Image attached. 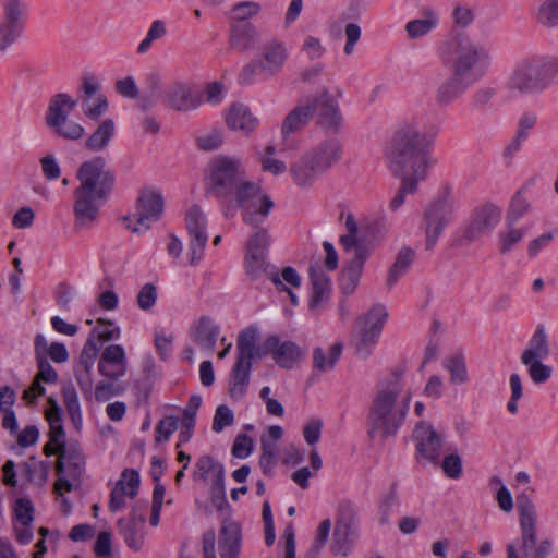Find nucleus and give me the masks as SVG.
<instances>
[{
  "label": "nucleus",
  "instance_id": "20e7f679",
  "mask_svg": "<svg viewBox=\"0 0 558 558\" xmlns=\"http://www.w3.org/2000/svg\"><path fill=\"white\" fill-rule=\"evenodd\" d=\"M437 134L436 126L423 132L416 122L403 123L396 131L389 151L393 173L426 179Z\"/></svg>",
  "mask_w": 558,
  "mask_h": 558
},
{
  "label": "nucleus",
  "instance_id": "cd10ccee",
  "mask_svg": "<svg viewBox=\"0 0 558 558\" xmlns=\"http://www.w3.org/2000/svg\"><path fill=\"white\" fill-rule=\"evenodd\" d=\"M355 541L356 533L351 518L340 514L333 531L332 551L336 555L348 556Z\"/></svg>",
  "mask_w": 558,
  "mask_h": 558
},
{
  "label": "nucleus",
  "instance_id": "ea45409f",
  "mask_svg": "<svg viewBox=\"0 0 558 558\" xmlns=\"http://www.w3.org/2000/svg\"><path fill=\"white\" fill-rule=\"evenodd\" d=\"M144 524L145 519H140L137 523L125 522V519L118 520V527L124 538V542L135 551H138L144 545Z\"/></svg>",
  "mask_w": 558,
  "mask_h": 558
},
{
  "label": "nucleus",
  "instance_id": "680f3d73",
  "mask_svg": "<svg viewBox=\"0 0 558 558\" xmlns=\"http://www.w3.org/2000/svg\"><path fill=\"white\" fill-rule=\"evenodd\" d=\"M94 333H97V342L111 341L119 339L120 329L111 322L105 323L104 319H98V326L94 328L89 337H93Z\"/></svg>",
  "mask_w": 558,
  "mask_h": 558
},
{
  "label": "nucleus",
  "instance_id": "6e6d98bb",
  "mask_svg": "<svg viewBox=\"0 0 558 558\" xmlns=\"http://www.w3.org/2000/svg\"><path fill=\"white\" fill-rule=\"evenodd\" d=\"M524 365L527 366L531 379L537 385L546 383L551 376V367L543 364L541 359L532 360L529 364Z\"/></svg>",
  "mask_w": 558,
  "mask_h": 558
},
{
  "label": "nucleus",
  "instance_id": "ddd939ff",
  "mask_svg": "<svg viewBox=\"0 0 558 558\" xmlns=\"http://www.w3.org/2000/svg\"><path fill=\"white\" fill-rule=\"evenodd\" d=\"M501 218V210L493 204L476 207L469 223L461 230L454 246L463 247L493 232Z\"/></svg>",
  "mask_w": 558,
  "mask_h": 558
},
{
  "label": "nucleus",
  "instance_id": "13d9d810",
  "mask_svg": "<svg viewBox=\"0 0 558 558\" xmlns=\"http://www.w3.org/2000/svg\"><path fill=\"white\" fill-rule=\"evenodd\" d=\"M75 380L77 386L83 395V398L86 401L93 400L94 392V379H93V371L85 369H74Z\"/></svg>",
  "mask_w": 558,
  "mask_h": 558
},
{
  "label": "nucleus",
  "instance_id": "49530a36",
  "mask_svg": "<svg viewBox=\"0 0 558 558\" xmlns=\"http://www.w3.org/2000/svg\"><path fill=\"white\" fill-rule=\"evenodd\" d=\"M444 367L449 372L452 384L461 385L468 380L466 364L463 354L457 353L446 359Z\"/></svg>",
  "mask_w": 558,
  "mask_h": 558
},
{
  "label": "nucleus",
  "instance_id": "c85d7f7f",
  "mask_svg": "<svg viewBox=\"0 0 558 558\" xmlns=\"http://www.w3.org/2000/svg\"><path fill=\"white\" fill-rule=\"evenodd\" d=\"M290 172L294 183L301 187L312 186L316 179L324 173L307 153L291 165Z\"/></svg>",
  "mask_w": 558,
  "mask_h": 558
},
{
  "label": "nucleus",
  "instance_id": "423d86ee",
  "mask_svg": "<svg viewBox=\"0 0 558 558\" xmlns=\"http://www.w3.org/2000/svg\"><path fill=\"white\" fill-rule=\"evenodd\" d=\"M558 78V58L549 54H535L523 59L511 72L506 88L520 96H534L544 93Z\"/></svg>",
  "mask_w": 558,
  "mask_h": 558
},
{
  "label": "nucleus",
  "instance_id": "864d4df0",
  "mask_svg": "<svg viewBox=\"0 0 558 558\" xmlns=\"http://www.w3.org/2000/svg\"><path fill=\"white\" fill-rule=\"evenodd\" d=\"M178 428V418L173 415H168L161 418L155 428V440L156 442L168 441L171 435Z\"/></svg>",
  "mask_w": 558,
  "mask_h": 558
},
{
  "label": "nucleus",
  "instance_id": "69168bd1",
  "mask_svg": "<svg viewBox=\"0 0 558 558\" xmlns=\"http://www.w3.org/2000/svg\"><path fill=\"white\" fill-rule=\"evenodd\" d=\"M41 473V481L45 482L47 478V465L44 461H37L35 457H32L29 461L22 463V474L28 482L35 480V473Z\"/></svg>",
  "mask_w": 558,
  "mask_h": 558
},
{
  "label": "nucleus",
  "instance_id": "c03bdc74",
  "mask_svg": "<svg viewBox=\"0 0 558 558\" xmlns=\"http://www.w3.org/2000/svg\"><path fill=\"white\" fill-rule=\"evenodd\" d=\"M398 177H402L401 187L398 190L397 194L392 197L389 203V208L392 211L398 210L405 201V196L408 194H414L417 191L418 183L424 181L425 179H418L415 175L411 174H397Z\"/></svg>",
  "mask_w": 558,
  "mask_h": 558
},
{
  "label": "nucleus",
  "instance_id": "3c124183",
  "mask_svg": "<svg viewBox=\"0 0 558 558\" xmlns=\"http://www.w3.org/2000/svg\"><path fill=\"white\" fill-rule=\"evenodd\" d=\"M530 203L527 199L521 196L519 191L512 198L509 210L506 217V223L508 227H512L521 217H523L530 210Z\"/></svg>",
  "mask_w": 558,
  "mask_h": 558
},
{
  "label": "nucleus",
  "instance_id": "a19ab883",
  "mask_svg": "<svg viewBox=\"0 0 558 558\" xmlns=\"http://www.w3.org/2000/svg\"><path fill=\"white\" fill-rule=\"evenodd\" d=\"M126 389L128 384L125 381L104 377V379L99 380L95 385L93 399H95L99 403H102L112 399L113 397L123 395L126 391Z\"/></svg>",
  "mask_w": 558,
  "mask_h": 558
},
{
  "label": "nucleus",
  "instance_id": "a878e982",
  "mask_svg": "<svg viewBox=\"0 0 558 558\" xmlns=\"http://www.w3.org/2000/svg\"><path fill=\"white\" fill-rule=\"evenodd\" d=\"M260 43V34L252 23L233 24L230 29L229 45L240 52L254 50Z\"/></svg>",
  "mask_w": 558,
  "mask_h": 558
},
{
  "label": "nucleus",
  "instance_id": "9b49d317",
  "mask_svg": "<svg viewBox=\"0 0 558 558\" xmlns=\"http://www.w3.org/2000/svg\"><path fill=\"white\" fill-rule=\"evenodd\" d=\"M244 177L245 171L238 159L217 157L209 165L210 192L218 198H227L233 194Z\"/></svg>",
  "mask_w": 558,
  "mask_h": 558
},
{
  "label": "nucleus",
  "instance_id": "aec40b11",
  "mask_svg": "<svg viewBox=\"0 0 558 558\" xmlns=\"http://www.w3.org/2000/svg\"><path fill=\"white\" fill-rule=\"evenodd\" d=\"M27 21V10L17 7L2 8L0 17V53H4L22 36Z\"/></svg>",
  "mask_w": 558,
  "mask_h": 558
},
{
  "label": "nucleus",
  "instance_id": "0e129e2a",
  "mask_svg": "<svg viewBox=\"0 0 558 558\" xmlns=\"http://www.w3.org/2000/svg\"><path fill=\"white\" fill-rule=\"evenodd\" d=\"M523 230L514 229L509 227L508 231H502L499 233L500 240V252L508 253L512 250V247L518 244L523 238Z\"/></svg>",
  "mask_w": 558,
  "mask_h": 558
},
{
  "label": "nucleus",
  "instance_id": "4d7b16f0",
  "mask_svg": "<svg viewBox=\"0 0 558 558\" xmlns=\"http://www.w3.org/2000/svg\"><path fill=\"white\" fill-rule=\"evenodd\" d=\"M82 107L84 109V113L87 118L95 120L98 119L102 112L108 107L107 98L99 94L96 96L95 100L92 99H83Z\"/></svg>",
  "mask_w": 558,
  "mask_h": 558
},
{
  "label": "nucleus",
  "instance_id": "4c0bfd02",
  "mask_svg": "<svg viewBox=\"0 0 558 558\" xmlns=\"http://www.w3.org/2000/svg\"><path fill=\"white\" fill-rule=\"evenodd\" d=\"M497 93V88L492 85H483L476 88L469 98L470 110L482 116L488 113L494 107Z\"/></svg>",
  "mask_w": 558,
  "mask_h": 558
},
{
  "label": "nucleus",
  "instance_id": "6e6552de",
  "mask_svg": "<svg viewBox=\"0 0 558 558\" xmlns=\"http://www.w3.org/2000/svg\"><path fill=\"white\" fill-rule=\"evenodd\" d=\"M231 196H234L235 205L242 209V218L246 225L258 227L264 222L274 207V202L267 195L262 194L258 184L247 181L246 177L238 184ZM233 199L230 201L226 216H233L231 206Z\"/></svg>",
  "mask_w": 558,
  "mask_h": 558
},
{
  "label": "nucleus",
  "instance_id": "79ce46f5",
  "mask_svg": "<svg viewBox=\"0 0 558 558\" xmlns=\"http://www.w3.org/2000/svg\"><path fill=\"white\" fill-rule=\"evenodd\" d=\"M342 353V344L336 343L330 347L328 354L322 348L314 349L313 367L320 373L328 372L335 367Z\"/></svg>",
  "mask_w": 558,
  "mask_h": 558
},
{
  "label": "nucleus",
  "instance_id": "393cba45",
  "mask_svg": "<svg viewBox=\"0 0 558 558\" xmlns=\"http://www.w3.org/2000/svg\"><path fill=\"white\" fill-rule=\"evenodd\" d=\"M307 154L325 173L342 158L343 145L339 138L330 137L318 143Z\"/></svg>",
  "mask_w": 558,
  "mask_h": 558
},
{
  "label": "nucleus",
  "instance_id": "dca6fc26",
  "mask_svg": "<svg viewBox=\"0 0 558 558\" xmlns=\"http://www.w3.org/2000/svg\"><path fill=\"white\" fill-rule=\"evenodd\" d=\"M387 317L388 312L385 306L376 305L360 318L362 327L360 330V341L356 344V352L359 355L364 359L369 356L372 349L378 341Z\"/></svg>",
  "mask_w": 558,
  "mask_h": 558
},
{
  "label": "nucleus",
  "instance_id": "603ef678",
  "mask_svg": "<svg viewBox=\"0 0 558 558\" xmlns=\"http://www.w3.org/2000/svg\"><path fill=\"white\" fill-rule=\"evenodd\" d=\"M262 8L258 2L243 1L234 4L231 9V19L239 23H243L260 12Z\"/></svg>",
  "mask_w": 558,
  "mask_h": 558
},
{
  "label": "nucleus",
  "instance_id": "c756f323",
  "mask_svg": "<svg viewBox=\"0 0 558 558\" xmlns=\"http://www.w3.org/2000/svg\"><path fill=\"white\" fill-rule=\"evenodd\" d=\"M76 100L65 93L52 96L45 117L46 124L51 128L59 126L60 123L65 122L71 111L76 107Z\"/></svg>",
  "mask_w": 558,
  "mask_h": 558
},
{
  "label": "nucleus",
  "instance_id": "1a4fd4ad",
  "mask_svg": "<svg viewBox=\"0 0 558 558\" xmlns=\"http://www.w3.org/2000/svg\"><path fill=\"white\" fill-rule=\"evenodd\" d=\"M522 549L527 558H546L553 551L551 542H538L536 535V509L533 501L525 495L518 496Z\"/></svg>",
  "mask_w": 558,
  "mask_h": 558
},
{
  "label": "nucleus",
  "instance_id": "e2e57ef3",
  "mask_svg": "<svg viewBox=\"0 0 558 558\" xmlns=\"http://www.w3.org/2000/svg\"><path fill=\"white\" fill-rule=\"evenodd\" d=\"M276 148L271 145L266 147V156L262 158V168L264 171L271 172L272 174H281L287 170L283 161L272 158Z\"/></svg>",
  "mask_w": 558,
  "mask_h": 558
},
{
  "label": "nucleus",
  "instance_id": "7c9ffc66",
  "mask_svg": "<svg viewBox=\"0 0 558 558\" xmlns=\"http://www.w3.org/2000/svg\"><path fill=\"white\" fill-rule=\"evenodd\" d=\"M227 125L243 133H251L258 124V120L253 116L250 108L243 104H233L229 108L227 118Z\"/></svg>",
  "mask_w": 558,
  "mask_h": 558
},
{
  "label": "nucleus",
  "instance_id": "39448f33",
  "mask_svg": "<svg viewBox=\"0 0 558 558\" xmlns=\"http://www.w3.org/2000/svg\"><path fill=\"white\" fill-rule=\"evenodd\" d=\"M438 52L442 61L451 60V70L472 85L480 82L490 69L489 48L463 33H456L444 40Z\"/></svg>",
  "mask_w": 558,
  "mask_h": 558
},
{
  "label": "nucleus",
  "instance_id": "8fccbe9b",
  "mask_svg": "<svg viewBox=\"0 0 558 558\" xmlns=\"http://www.w3.org/2000/svg\"><path fill=\"white\" fill-rule=\"evenodd\" d=\"M14 518L22 526H31L34 521L35 508L31 499L20 497L15 500L13 507Z\"/></svg>",
  "mask_w": 558,
  "mask_h": 558
},
{
  "label": "nucleus",
  "instance_id": "c9c22d12",
  "mask_svg": "<svg viewBox=\"0 0 558 558\" xmlns=\"http://www.w3.org/2000/svg\"><path fill=\"white\" fill-rule=\"evenodd\" d=\"M549 347L547 342V335L543 325L536 327L533 336L529 340L527 348L521 355L523 364H529L532 360L545 359L548 356Z\"/></svg>",
  "mask_w": 558,
  "mask_h": 558
},
{
  "label": "nucleus",
  "instance_id": "338daca9",
  "mask_svg": "<svg viewBox=\"0 0 558 558\" xmlns=\"http://www.w3.org/2000/svg\"><path fill=\"white\" fill-rule=\"evenodd\" d=\"M157 300V289L153 283H146L137 294V304L143 311L151 308Z\"/></svg>",
  "mask_w": 558,
  "mask_h": 558
},
{
  "label": "nucleus",
  "instance_id": "f03ea898",
  "mask_svg": "<svg viewBox=\"0 0 558 558\" xmlns=\"http://www.w3.org/2000/svg\"><path fill=\"white\" fill-rule=\"evenodd\" d=\"M80 185L74 190L75 226L83 227L97 219L100 206L113 191L116 174L102 156L81 163L76 171Z\"/></svg>",
  "mask_w": 558,
  "mask_h": 558
},
{
  "label": "nucleus",
  "instance_id": "72a5a7b5",
  "mask_svg": "<svg viewBox=\"0 0 558 558\" xmlns=\"http://www.w3.org/2000/svg\"><path fill=\"white\" fill-rule=\"evenodd\" d=\"M201 404V396L193 395L190 397L187 405L183 410L181 418V430L179 433V441L177 444V448L191 440L194 433L196 413Z\"/></svg>",
  "mask_w": 558,
  "mask_h": 558
},
{
  "label": "nucleus",
  "instance_id": "de8ad7c7",
  "mask_svg": "<svg viewBox=\"0 0 558 558\" xmlns=\"http://www.w3.org/2000/svg\"><path fill=\"white\" fill-rule=\"evenodd\" d=\"M163 461L158 457H153L151 459V470L150 475L153 477V481L155 483V487L153 490V502L154 506H161L163 504V497L166 488L160 483L161 476L165 472V465Z\"/></svg>",
  "mask_w": 558,
  "mask_h": 558
},
{
  "label": "nucleus",
  "instance_id": "774afa93",
  "mask_svg": "<svg viewBox=\"0 0 558 558\" xmlns=\"http://www.w3.org/2000/svg\"><path fill=\"white\" fill-rule=\"evenodd\" d=\"M253 450V440L246 434H240L236 436L233 446L232 454L239 459H245L251 454Z\"/></svg>",
  "mask_w": 558,
  "mask_h": 558
},
{
  "label": "nucleus",
  "instance_id": "4468645a",
  "mask_svg": "<svg viewBox=\"0 0 558 558\" xmlns=\"http://www.w3.org/2000/svg\"><path fill=\"white\" fill-rule=\"evenodd\" d=\"M413 439L415 441L416 461L421 464L432 463L438 466L445 445V436L436 432L429 423L420 422L414 427Z\"/></svg>",
  "mask_w": 558,
  "mask_h": 558
},
{
  "label": "nucleus",
  "instance_id": "4be33fe9",
  "mask_svg": "<svg viewBox=\"0 0 558 558\" xmlns=\"http://www.w3.org/2000/svg\"><path fill=\"white\" fill-rule=\"evenodd\" d=\"M473 85L451 70L450 75L442 80L434 92L437 107L446 108L460 100Z\"/></svg>",
  "mask_w": 558,
  "mask_h": 558
},
{
  "label": "nucleus",
  "instance_id": "5fc2aeb1",
  "mask_svg": "<svg viewBox=\"0 0 558 558\" xmlns=\"http://www.w3.org/2000/svg\"><path fill=\"white\" fill-rule=\"evenodd\" d=\"M439 465L442 469L445 475L452 480H458L462 474V460L456 452L445 456L442 461L440 460Z\"/></svg>",
  "mask_w": 558,
  "mask_h": 558
},
{
  "label": "nucleus",
  "instance_id": "052dcab7",
  "mask_svg": "<svg viewBox=\"0 0 558 558\" xmlns=\"http://www.w3.org/2000/svg\"><path fill=\"white\" fill-rule=\"evenodd\" d=\"M50 129L59 136L72 141L81 138L84 134V128L81 124L68 121V119L65 122L60 123L59 126H51Z\"/></svg>",
  "mask_w": 558,
  "mask_h": 558
},
{
  "label": "nucleus",
  "instance_id": "473e14b6",
  "mask_svg": "<svg viewBox=\"0 0 558 558\" xmlns=\"http://www.w3.org/2000/svg\"><path fill=\"white\" fill-rule=\"evenodd\" d=\"M438 13L430 8H426L422 11L421 19H414L409 21L405 24L404 28L409 38L418 39L429 34L433 29H435L438 26Z\"/></svg>",
  "mask_w": 558,
  "mask_h": 558
},
{
  "label": "nucleus",
  "instance_id": "412c9836",
  "mask_svg": "<svg viewBox=\"0 0 558 558\" xmlns=\"http://www.w3.org/2000/svg\"><path fill=\"white\" fill-rule=\"evenodd\" d=\"M161 102L172 110L187 112L201 106L202 97L193 90L190 84L172 82L165 88Z\"/></svg>",
  "mask_w": 558,
  "mask_h": 558
},
{
  "label": "nucleus",
  "instance_id": "2eb2a0df",
  "mask_svg": "<svg viewBox=\"0 0 558 558\" xmlns=\"http://www.w3.org/2000/svg\"><path fill=\"white\" fill-rule=\"evenodd\" d=\"M163 211V198L160 193L153 190H143L135 205V225L130 217H124L125 227L132 232L148 230L151 222L160 219Z\"/></svg>",
  "mask_w": 558,
  "mask_h": 558
},
{
  "label": "nucleus",
  "instance_id": "f257e3e1",
  "mask_svg": "<svg viewBox=\"0 0 558 558\" xmlns=\"http://www.w3.org/2000/svg\"><path fill=\"white\" fill-rule=\"evenodd\" d=\"M271 355L275 363L286 369H292L302 360L303 351L293 341H280L277 335L267 337L258 345V330L248 326L241 330L236 340V361L230 372L229 395L231 399L239 400L244 397L250 384L252 362Z\"/></svg>",
  "mask_w": 558,
  "mask_h": 558
},
{
  "label": "nucleus",
  "instance_id": "5701e85b",
  "mask_svg": "<svg viewBox=\"0 0 558 558\" xmlns=\"http://www.w3.org/2000/svg\"><path fill=\"white\" fill-rule=\"evenodd\" d=\"M128 371L125 351L120 344L106 347L98 361V372L102 377L121 379Z\"/></svg>",
  "mask_w": 558,
  "mask_h": 558
},
{
  "label": "nucleus",
  "instance_id": "37998d69",
  "mask_svg": "<svg viewBox=\"0 0 558 558\" xmlns=\"http://www.w3.org/2000/svg\"><path fill=\"white\" fill-rule=\"evenodd\" d=\"M533 16L546 28L558 27V0H542L535 8Z\"/></svg>",
  "mask_w": 558,
  "mask_h": 558
},
{
  "label": "nucleus",
  "instance_id": "bf43d9fd",
  "mask_svg": "<svg viewBox=\"0 0 558 558\" xmlns=\"http://www.w3.org/2000/svg\"><path fill=\"white\" fill-rule=\"evenodd\" d=\"M233 422H234L233 411L226 404H221L216 409L211 428L215 433H220L226 427L232 425Z\"/></svg>",
  "mask_w": 558,
  "mask_h": 558
},
{
  "label": "nucleus",
  "instance_id": "f3484780",
  "mask_svg": "<svg viewBox=\"0 0 558 558\" xmlns=\"http://www.w3.org/2000/svg\"><path fill=\"white\" fill-rule=\"evenodd\" d=\"M452 211L453 206L451 202L446 197H439L426 209L424 216L426 250H432L436 245L444 229L451 219Z\"/></svg>",
  "mask_w": 558,
  "mask_h": 558
},
{
  "label": "nucleus",
  "instance_id": "7ed1b4c3",
  "mask_svg": "<svg viewBox=\"0 0 558 558\" xmlns=\"http://www.w3.org/2000/svg\"><path fill=\"white\" fill-rule=\"evenodd\" d=\"M401 391V376L393 372L373 397L366 416V433L373 442L379 440L383 445L388 438L395 437L404 424L410 410L411 395L398 400Z\"/></svg>",
  "mask_w": 558,
  "mask_h": 558
},
{
  "label": "nucleus",
  "instance_id": "2f4dec72",
  "mask_svg": "<svg viewBox=\"0 0 558 558\" xmlns=\"http://www.w3.org/2000/svg\"><path fill=\"white\" fill-rule=\"evenodd\" d=\"M219 335V327L213 324L208 317H201L194 333L193 341L199 347L201 350L211 354L216 348V341Z\"/></svg>",
  "mask_w": 558,
  "mask_h": 558
},
{
  "label": "nucleus",
  "instance_id": "f704fd0d",
  "mask_svg": "<svg viewBox=\"0 0 558 558\" xmlns=\"http://www.w3.org/2000/svg\"><path fill=\"white\" fill-rule=\"evenodd\" d=\"M415 252L409 247L403 246L397 253L395 263L389 267L386 286L391 289L396 286L400 278H402L413 264Z\"/></svg>",
  "mask_w": 558,
  "mask_h": 558
},
{
  "label": "nucleus",
  "instance_id": "f8f14e48",
  "mask_svg": "<svg viewBox=\"0 0 558 558\" xmlns=\"http://www.w3.org/2000/svg\"><path fill=\"white\" fill-rule=\"evenodd\" d=\"M211 504L223 515L219 532V551L221 558H238L241 551V527L229 519L231 507L226 490L210 492Z\"/></svg>",
  "mask_w": 558,
  "mask_h": 558
},
{
  "label": "nucleus",
  "instance_id": "9d476101",
  "mask_svg": "<svg viewBox=\"0 0 558 558\" xmlns=\"http://www.w3.org/2000/svg\"><path fill=\"white\" fill-rule=\"evenodd\" d=\"M270 242V234L265 228L256 229L248 238L243 267L251 281H259L263 278L270 280L271 274H278L276 270L269 271L270 264L267 262V254Z\"/></svg>",
  "mask_w": 558,
  "mask_h": 558
},
{
  "label": "nucleus",
  "instance_id": "bb28decb",
  "mask_svg": "<svg viewBox=\"0 0 558 558\" xmlns=\"http://www.w3.org/2000/svg\"><path fill=\"white\" fill-rule=\"evenodd\" d=\"M308 276L312 286L310 308L315 310L329 300L331 282L329 276L319 266H311Z\"/></svg>",
  "mask_w": 558,
  "mask_h": 558
},
{
  "label": "nucleus",
  "instance_id": "b1692460",
  "mask_svg": "<svg viewBox=\"0 0 558 558\" xmlns=\"http://www.w3.org/2000/svg\"><path fill=\"white\" fill-rule=\"evenodd\" d=\"M85 458L81 448L75 444H61L59 459L56 465L58 475L63 472L71 478H78L84 471Z\"/></svg>",
  "mask_w": 558,
  "mask_h": 558
},
{
  "label": "nucleus",
  "instance_id": "6ab92c4d",
  "mask_svg": "<svg viewBox=\"0 0 558 558\" xmlns=\"http://www.w3.org/2000/svg\"><path fill=\"white\" fill-rule=\"evenodd\" d=\"M185 221L190 235L191 264L196 265L208 241L206 217L199 206L194 205L187 210Z\"/></svg>",
  "mask_w": 558,
  "mask_h": 558
},
{
  "label": "nucleus",
  "instance_id": "a211bd4d",
  "mask_svg": "<svg viewBox=\"0 0 558 558\" xmlns=\"http://www.w3.org/2000/svg\"><path fill=\"white\" fill-rule=\"evenodd\" d=\"M311 106H315L317 113V124L328 133L338 134L344 124L338 100L327 88H324L320 94L314 97Z\"/></svg>",
  "mask_w": 558,
  "mask_h": 558
},
{
  "label": "nucleus",
  "instance_id": "e433bc0d",
  "mask_svg": "<svg viewBox=\"0 0 558 558\" xmlns=\"http://www.w3.org/2000/svg\"><path fill=\"white\" fill-rule=\"evenodd\" d=\"M314 113L315 106H311V102L295 107L282 122L281 131L283 136L302 130L307 125Z\"/></svg>",
  "mask_w": 558,
  "mask_h": 558
},
{
  "label": "nucleus",
  "instance_id": "0eeeda50",
  "mask_svg": "<svg viewBox=\"0 0 558 558\" xmlns=\"http://www.w3.org/2000/svg\"><path fill=\"white\" fill-rule=\"evenodd\" d=\"M288 58L289 52L283 41L269 40L256 58L244 64L238 76L239 84L250 86L276 76L282 71Z\"/></svg>",
  "mask_w": 558,
  "mask_h": 558
},
{
  "label": "nucleus",
  "instance_id": "58836bf2",
  "mask_svg": "<svg viewBox=\"0 0 558 558\" xmlns=\"http://www.w3.org/2000/svg\"><path fill=\"white\" fill-rule=\"evenodd\" d=\"M114 122L111 119L104 120L98 128L88 136L85 147L94 153L101 151L107 148L110 141L114 136Z\"/></svg>",
  "mask_w": 558,
  "mask_h": 558
},
{
  "label": "nucleus",
  "instance_id": "a18cd8bd",
  "mask_svg": "<svg viewBox=\"0 0 558 558\" xmlns=\"http://www.w3.org/2000/svg\"><path fill=\"white\" fill-rule=\"evenodd\" d=\"M62 397L72 423L78 428L82 424V411L76 390L72 384L63 386Z\"/></svg>",
  "mask_w": 558,
  "mask_h": 558
},
{
  "label": "nucleus",
  "instance_id": "09e8293b",
  "mask_svg": "<svg viewBox=\"0 0 558 558\" xmlns=\"http://www.w3.org/2000/svg\"><path fill=\"white\" fill-rule=\"evenodd\" d=\"M101 343H98L94 337H89L81 352L77 364L74 369L93 371L95 361L97 360Z\"/></svg>",
  "mask_w": 558,
  "mask_h": 558
}]
</instances>
